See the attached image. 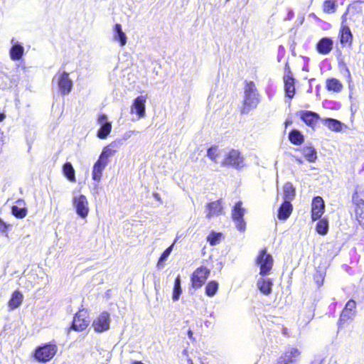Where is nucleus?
Listing matches in <instances>:
<instances>
[{"instance_id": "6e6552de", "label": "nucleus", "mask_w": 364, "mask_h": 364, "mask_svg": "<svg viewBox=\"0 0 364 364\" xmlns=\"http://www.w3.org/2000/svg\"><path fill=\"white\" fill-rule=\"evenodd\" d=\"M283 80L286 96L292 99L295 94V79L293 77V74L287 62L285 64Z\"/></svg>"}, {"instance_id": "c9c22d12", "label": "nucleus", "mask_w": 364, "mask_h": 364, "mask_svg": "<svg viewBox=\"0 0 364 364\" xmlns=\"http://www.w3.org/2000/svg\"><path fill=\"white\" fill-rule=\"evenodd\" d=\"M316 232L321 235H326L328 231V221L326 218L321 219L316 226Z\"/></svg>"}, {"instance_id": "864d4df0", "label": "nucleus", "mask_w": 364, "mask_h": 364, "mask_svg": "<svg viewBox=\"0 0 364 364\" xmlns=\"http://www.w3.org/2000/svg\"><path fill=\"white\" fill-rule=\"evenodd\" d=\"M6 116L4 113L0 112V122H2L5 119Z\"/></svg>"}, {"instance_id": "cd10ccee", "label": "nucleus", "mask_w": 364, "mask_h": 364, "mask_svg": "<svg viewBox=\"0 0 364 364\" xmlns=\"http://www.w3.org/2000/svg\"><path fill=\"white\" fill-rule=\"evenodd\" d=\"M326 87L328 91L334 92H340L343 87L341 81L334 77L326 80Z\"/></svg>"}, {"instance_id": "5701e85b", "label": "nucleus", "mask_w": 364, "mask_h": 364, "mask_svg": "<svg viewBox=\"0 0 364 364\" xmlns=\"http://www.w3.org/2000/svg\"><path fill=\"white\" fill-rule=\"evenodd\" d=\"M333 41L331 38L324 37L318 41L316 44L317 51L322 55L328 54L333 49Z\"/></svg>"}, {"instance_id": "79ce46f5", "label": "nucleus", "mask_w": 364, "mask_h": 364, "mask_svg": "<svg viewBox=\"0 0 364 364\" xmlns=\"http://www.w3.org/2000/svg\"><path fill=\"white\" fill-rule=\"evenodd\" d=\"M173 244H172L171 246H169L168 248H166L164 252L161 254V257H159V259L158 261L157 267L158 268H161L163 267V262H165L168 256L170 255L172 250H173Z\"/></svg>"}, {"instance_id": "a211bd4d", "label": "nucleus", "mask_w": 364, "mask_h": 364, "mask_svg": "<svg viewBox=\"0 0 364 364\" xmlns=\"http://www.w3.org/2000/svg\"><path fill=\"white\" fill-rule=\"evenodd\" d=\"M97 121L98 124L100 125L97 132V136L101 139H104L109 134L112 129V124L108 121L107 117L105 114H101L98 117Z\"/></svg>"}, {"instance_id": "a18cd8bd", "label": "nucleus", "mask_w": 364, "mask_h": 364, "mask_svg": "<svg viewBox=\"0 0 364 364\" xmlns=\"http://www.w3.org/2000/svg\"><path fill=\"white\" fill-rule=\"evenodd\" d=\"M314 279L317 283L318 286H321L323 284V276L321 272L317 273L316 274L314 275Z\"/></svg>"}, {"instance_id": "f704fd0d", "label": "nucleus", "mask_w": 364, "mask_h": 364, "mask_svg": "<svg viewBox=\"0 0 364 364\" xmlns=\"http://www.w3.org/2000/svg\"><path fill=\"white\" fill-rule=\"evenodd\" d=\"M181 277L178 275L175 279L174 287L173 289L172 299L174 301H176L179 299V297L182 293L181 286Z\"/></svg>"}, {"instance_id": "2eb2a0df", "label": "nucleus", "mask_w": 364, "mask_h": 364, "mask_svg": "<svg viewBox=\"0 0 364 364\" xmlns=\"http://www.w3.org/2000/svg\"><path fill=\"white\" fill-rule=\"evenodd\" d=\"M110 317L109 314L102 312L92 323V326L96 332L102 333L109 328Z\"/></svg>"}, {"instance_id": "a878e982", "label": "nucleus", "mask_w": 364, "mask_h": 364, "mask_svg": "<svg viewBox=\"0 0 364 364\" xmlns=\"http://www.w3.org/2000/svg\"><path fill=\"white\" fill-rule=\"evenodd\" d=\"M272 280L269 278L261 277L257 282V288L264 295H269L272 293Z\"/></svg>"}, {"instance_id": "3c124183", "label": "nucleus", "mask_w": 364, "mask_h": 364, "mask_svg": "<svg viewBox=\"0 0 364 364\" xmlns=\"http://www.w3.org/2000/svg\"><path fill=\"white\" fill-rule=\"evenodd\" d=\"M193 331L191 329H189L188 331V336L190 339H193Z\"/></svg>"}, {"instance_id": "37998d69", "label": "nucleus", "mask_w": 364, "mask_h": 364, "mask_svg": "<svg viewBox=\"0 0 364 364\" xmlns=\"http://www.w3.org/2000/svg\"><path fill=\"white\" fill-rule=\"evenodd\" d=\"M218 150L215 146H211L207 151V156L215 163H218Z\"/></svg>"}, {"instance_id": "ea45409f", "label": "nucleus", "mask_w": 364, "mask_h": 364, "mask_svg": "<svg viewBox=\"0 0 364 364\" xmlns=\"http://www.w3.org/2000/svg\"><path fill=\"white\" fill-rule=\"evenodd\" d=\"M336 1L326 0L323 4V10L325 13L333 14L336 11Z\"/></svg>"}, {"instance_id": "9d476101", "label": "nucleus", "mask_w": 364, "mask_h": 364, "mask_svg": "<svg viewBox=\"0 0 364 364\" xmlns=\"http://www.w3.org/2000/svg\"><path fill=\"white\" fill-rule=\"evenodd\" d=\"M90 323V320L87 311L80 310L75 314L71 328L74 331H82L89 326Z\"/></svg>"}, {"instance_id": "393cba45", "label": "nucleus", "mask_w": 364, "mask_h": 364, "mask_svg": "<svg viewBox=\"0 0 364 364\" xmlns=\"http://www.w3.org/2000/svg\"><path fill=\"white\" fill-rule=\"evenodd\" d=\"M16 205H13L11 208L12 214L17 218H23L26 216L27 208L23 200L18 199L16 202Z\"/></svg>"}, {"instance_id": "72a5a7b5", "label": "nucleus", "mask_w": 364, "mask_h": 364, "mask_svg": "<svg viewBox=\"0 0 364 364\" xmlns=\"http://www.w3.org/2000/svg\"><path fill=\"white\" fill-rule=\"evenodd\" d=\"M302 154L307 161L314 162L317 159V153L314 148L311 146H304L302 148Z\"/></svg>"}, {"instance_id": "c03bdc74", "label": "nucleus", "mask_w": 364, "mask_h": 364, "mask_svg": "<svg viewBox=\"0 0 364 364\" xmlns=\"http://www.w3.org/2000/svg\"><path fill=\"white\" fill-rule=\"evenodd\" d=\"M96 162L106 166L109 163V158L106 157L104 154H101L100 155L98 160Z\"/></svg>"}, {"instance_id": "2f4dec72", "label": "nucleus", "mask_w": 364, "mask_h": 364, "mask_svg": "<svg viewBox=\"0 0 364 364\" xmlns=\"http://www.w3.org/2000/svg\"><path fill=\"white\" fill-rule=\"evenodd\" d=\"M323 124L332 131L338 132L342 128V123L335 119L326 118L322 120Z\"/></svg>"}, {"instance_id": "052dcab7", "label": "nucleus", "mask_w": 364, "mask_h": 364, "mask_svg": "<svg viewBox=\"0 0 364 364\" xmlns=\"http://www.w3.org/2000/svg\"><path fill=\"white\" fill-rule=\"evenodd\" d=\"M289 122L288 121H287V122H286V125L289 124Z\"/></svg>"}, {"instance_id": "ddd939ff", "label": "nucleus", "mask_w": 364, "mask_h": 364, "mask_svg": "<svg viewBox=\"0 0 364 364\" xmlns=\"http://www.w3.org/2000/svg\"><path fill=\"white\" fill-rule=\"evenodd\" d=\"M352 201L355 205V218L359 225L364 229V200L355 191L353 194Z\"/></svg>"}, {"instance_id": "603ef678", "label": "nucleus", "mask_w": 364, "mask_h": 364, "mask_svg": "<svg viewBox=\"0 0 364 364\" xmlns=\"http://www.w3.org/2000/svg\"><path fill=\"white\" fill-rule=\"evenodd\" d=\"M311 364H321V360L320 359H315Z\"/></svg>"}, {"instance_id": "680f3d73", "label": "nucleus", "mask_w": 364, "mask_h": 364, "mask_svg": "<svg viewBox=\"0 0 364 364\" xmlns=\"http://www.w3.org/2000/svg\"><path fill=\"white\" fill-rule=\"evenodd\" d=\"M230 0H226V2L229 1Z\"/></svg>"}, {"instance_id": "20e7f679", "label": "nucleus", "mask_w": 364, "mask_h": 364, "mask_svg": "<svg viewBox=\"0 0 364 364\" xmlns=\"http://www.w3.org/2000/svg\"><path fill=\"white\" fill-rule=\"evenodd\" d=\"M222 166H232L236 169H240L245 166L244 157L238 150L231 149L226 154L222 162Z\"/></svg>"}, {"instance_id": "58836bf2", "label": "nucleus", "mask_w": 364, "mask_h": 364, "mask_svg": "<svg viewBox=\"0 0 364 364\" xmlns=\"http://www.w3.org/2000/svg\"><path fill=\"white\" fill-rule=\"evenodd\" d=\"M223 235L220 232H211L207 237V240L212 246L218 245L221 240Z\"/></svg>"}, {"instance_id": "f3484780", "label": "nucleus", "mask_w": 364, "mask_h": 364, "mask_svg": "<svg viewBox=\"0 0 364 364\" xmlns=\"http://www.w3.org/2000/svg\"><path fill=\"white\" fill-rule=\"evenodd\" d=\"M325 204L320 196L314 197L311 204V218L315 221L318 220L324 212Z\"/></svg>"}, {"instance_id": "6ab92c4d", "label": "nucleus", "mask_w": 364, "mask_h": 364, "mask_svg": "<svg viewBox=\"0 0 364 364\" xmlns=\"http://www.w3.org/2000/svg\"><path fill=\"white\" fill-rule=\"evenodd\" d=\"M11 47L9 50V57L13 61L20 60L24 55V48L23 45L16 41L13 38L11 40Z\"/></svg>"}, {"instance_id": "39448f33", "label": "nucleus", "mask_w": 364, "mask_h": 364, "mask_svg": "<svg viewBox=\"0 0 364 364\" xmlns=\"http://www.w3.org/2000/svg\"><path fill=\"white\" fill-rule=\"evenodd\" d=\"M301 351L294 347L286 348L278 358L275 364H297L300 358Z\"/></svg>"}, {"instance_id": "de8ad7c7", "label": "nucleus", "mask_w": 364, "mask_h": 364, "mask_svg": "<svg viewBox=\"0 0 364 364\" xmlns=\"http://www.w3.org/2000/svg\"><path fill=\"white\" fill-rule=\"evenodd\" d=\"M153 196H154V198L156 200H158V201H159L161 203H162L161 198L160 195H159L158 193H153Z\"/></svg>"}, {"instance_id": "6e6d98bb", "label": "nucleus", "mask_w": 364, "mask_h": 364, "mask_svg": "<svg viewBox=\"0 0 364 364\" xmlns=\"http://www.w3.org/2000/svg\"><path fill=\"white\" fill-rule=\"evenodd\" d=\"M188 363H190V364H193V363L192 360H191V359H190V358L188 360Z\"/></svg>"}, {"instance_id": "423d86ee", "label": "nucleus", "mask_w": 364, "mask_h": 364, "mask_svg": "<svg viewBox=\"0 0 364 364\" xmlns=\"http://www.w3.org/2000/svg\"><path fill=\"white\" fill-rule=\"evenodd\" d=\"M57 80L58 86L63 95L69 94L73 88V81L69 77L67 72L58 73L54 77L53 82Z\"/></svg>"}, {"instance_id": "473e14b6", "label": "nucleus", "mask_w": 364, "mask_h": 364, "mask_svg": "<svg viewBox=\"0 0 364 364\" xmlns=\"http://www.w3.org/2000/svg\"><path fill=\"white\" fill-rule=\"evenodd\" d=\"M63 171L65 176L72 182L75 181V170L70 162H66L63 166Z\"/></svg>"}, {"instance_id": "7c9ffc66", "label": "nucleus", "mask_w": 364, "mask_h": 364, "mask_svg": "<svg viewBox=\"0 0 364 364\" xmlns=\"http://www.w3.org/2000/svg\"><path fill=\"white\" fill-rule=\"evenodd\" d=\"M284 201L291 202L295 196V188L290 182H287L284 186Z\"/></svg>"}, {"instance_id": "f8f14e48", "label": "nucleus", "mask_w": 364, "mask_h": 364, "mask_svg": "<svg viewBox=\"0 0 364 364\" xmlns=\"http://www.w3.org/2000/svg\"><path fill=\"white\" fill-rule=\"evenodd\" d=\"M350 11V8L348 7L346 12L342 16V26L340 31V42L342 46H350L353 41V34L349 28V27L346 25H344V22L346 21V16L349 14Z\"/></svg>"}, {"instance_id": "4468645a", "label": "nucleus", "mask_w": 364, "mask_h": 364, "mask_svg": "<svg viewBox=\"0 0 364 364\" xmlns=\"http://www.w3.org/2000/svg\"><path fill=\"white\" fill-rule=\"evenodd\" d=\"M73 203L77 214L82 218H85L89 213L88 202L84 195L74 196Z\"/></svg>"}, {"instance_id": "bf43d9fd", "label": "nucleus", "mask_w": 364, "mask_h": 364, "mask_svg": "<svg viewBox=\"0 0 364 364\" xmlns=\"http://www.w3.org/2000/svg\"><path fill=\"white\" fill-rule=\"evenodd\" d=\"M210 316L213 317V312H212L210 315Z\"/></svg>"}, {"instance_id": "13d9d810", "label": "nucleus", "mask_w": 364, "mask_h": 364, "mask_svg": "<svg viewBox=\"0 0 364 364\" xmlns=\"http://www.w3.org/2000/svg\"><path fill=\"white\" fill-rule=\"evenodd\" d=\"M186 353H187V350H184L183 351V354H186Z\"/></svg>"}, {"instance_id": "4be33fe9", "label": "nucleus", "mask_w": 364, "mask_h": 364, "mask_svg": "<svg viewBox=\"0 0 364 364\" xmlns=\"http://www.w3.org/2000/svg\"><path fill=\"white\" fill-rule=\"evenodd\" d=\"M146 97L143 95L138 96L132 105V112H135L139 118L144 117L145 115Z\"/></svg>"}, {"instance_id": "4c0bfd02", "label": "nucleus", "mask_w": 364, "mask_h": 364, "mask_svg": "<svg viewBox=\"0 0 364 364\" xmlns=\"http://www.w3.org/2000/svg\"><path fill=\"white\" fill-rule=\"evenodd\" d=\"M218 289V283L215 281H210L205 287V294L208 296H213Z\"/></svg>"}, {"instance_id": "7ed1b4c3", "label": "nucleus", "mask_w": 364, "mask_h": 364, "mask_svg": "<svg viewBox=\"0 0 364 364\" xmlns=\"http://www.w3.org/2000/svg\"><path fill=\"white\" fill-rule=\"evenodd\" d=\"M256 264L259 266V274L262 277L268 274L273 266V258L270 254H267L266 248L260 250Z\"/></svg>"}, {"instance_id": "8fccbe9b", "label": "nucleus", "mask_w": 364, "mask_h": 364, "mask_svg": "<svg viewBox=\"0 0 364 364\" xmlns=\"http://www.w3.org/2000/svg\"><path fill=\"white\" fill-rule=\"evenodd\" d=\"M294 16V12L293 11L290 10L287 14V19L291 20Z\"/></svg>"}, {"instance_id": "09e8293b", "label": "nucleus", "mask_w": 364, "mask_h": 364, "mask_svg": "<svg viewBox=\"0 0 364 364\" xmlns=\"http://www.w3.org/2000/svg\"><path fill=\"white\" fill-rule=\"evenodd\" d=\"M345 71L346 73L347 77L348 78L349 81L351 80V75L349 69L346 66L345 67Z\"/></svg>"}, {"instance_id": "dca6fc26", "label": "nucleus", "mask_w": 364, "mask_h": 364, "mask_svg": "<svg viewBox=\"0 0 364 364\" xmlns=\"http://www.w3.org/2000/svg\"><path fill=\"white\" fill-rule=\"evenodd\" d=\"M19 76L17 74L9 75L6 73H0V89L6 90L10 89L13 86H17L19 82Z\"/></svg>"}, {"instance_id": "9b49d317", "label": "nucleus", "mask_w": 364, "mask_h": 364, "mask_svg": "<svg viewBox=\"0 0 364 364\" xmlns=\"http://www.w3.org/2000/svg\"><path fill=\"white\" fill-rule=\"evenodd\" d=\"M245 210L242 207V202L236 203L232 211V218L235 223L237 229L243 232L245 230V222L243 219Z\"/></svg>"}, {"instance_id": "b1692460", "label": "nucleus", "mask_w": 364, "mask_h": 364, "mask_svg": "<svg viewBox=\"0 0 364 364\" xmlns=\"http://www.w3.org/2000/svg\"><path fill=\"white\" fill-rule=\"evenodd\" d=\"M113 41L118 42L121 47L127 44V37L119 23H116L113 28Z\"/></svg>"}, {"instance_id": "49530a36", "label": "nucleus", "mask_w": 364, "mask_h": 364, "mask_svg": "<svg viewBox=\"0 0 364 364\" xmlns=\"http://www.w3.org/2000/svg\"><path fill=\"white\" fill-rule=\"evenodd\" d=\"M9 225H6L1 218H0V232L5 233L7 231Z\"/></svg>"}, {"instance_id": "412c9836", "label": "nucleus", "mask_w": 364, "mask_h": 364, "mask_svg": "<svg viewBox=\"0 0 364 364\" xmlns=\"http://www.w3.org/2000/svg\"><path fill=\"white\" fill-rule=\"evenodd\" d=\"M301 119L309 127H313L320 119L318 114L312 111H300L297 113Z\"/></svg>"}, {"instance_id": "a19ab883", "label": "nucleus", "mask_w": 364, "mask_h": 364, "mask_svg": "<svg viewBox=\"0 0 364 364\" xmlns=\"http://www.w3.org/2000/svg\"><path fill=\"white\" fill-rule=\"evenodd\" d=\"M117 147V144L115 142L111 143L103 149L101 154H104L106 157L109 158L114 154Z\"/></svg>"}, {"instance_id": "c85d7f7f", "label": "nucleus", "mask_w": 364, "mask_h": 364, "mask_svg": "<svg viewBox=\"0 0 364 364\" xmlns=\"http://www.w3.org/2000/svg\"><path fill=\"white\" fill-rule=\"evenodd\" d=\"M23 299V294L19 291H15L9 301V306L11 309H14L21 306Z\"/></svg>"}, {"instance_id": "c756f323", "label": "nucleus", "mask_w": 364, "mask_h": 364, "mask_svg": "<svg viewBox=\"0 0 364 364\" xmlns=\"http://www.w3.org/2000/svg\"><path fill=\"white\" fill-rule=\"evenodd\" d=\"M289 139L291 144L300 145L304 142V138L301 132L297 129L291 130L289 134Z\"/></svg>"}, {"instance_id": "aec40b11", "label": "nucleus", "mask_w": 364, "mask_h": 364, "mask_svg": "<svg viewBox=\"0 0 364 364\" xmlns=\"http://www.w3.org/2000/svg\"><path fill=\"white\" fill-rule=\"evenodd\" d=\"M223 208L221 200L209 203L206 205V218L210 219L213 217L219 216L223 213Z\"/></svg>"}, {"instance_id": "5fc2aeb1", "label": "nucleus", "mask_w": 364, "mask_h": 364, "mask_svg": "<svg viewBox=\"0 0 364 364\" xmlns=\"http://www.w3.org/2000/svg\"><path fill=\"white\" fill-rule=\"evenodd\" d=\"M132 364H144V363L141 361H134V362H132Z\"/></svg>"}, {"instance_id": "0eeeda50", "label": "nucleus", "mask_w": 364, "mask_h": 364, "mask_svg": "<svg viewBox=\"0 0 364 364\" xmlns=\"http://www.w3.org/2000/svg\"><path fill=\"white\" fill-rule=\"evenodd\" d=\"M356 302L353 299H350L346 304L342 311L339 320L338 321V328L343 327V324L349 320H353L356 314Z\"/></svg>"}, {"instance_id": "f257e3e1", "label": "nucleus", "mask_w": 364, "mask_h": 364, "mask_svg": "<svg viewBox=\"0 0 364 364\" xmlns=\"http://www.w3.org/2000/svg\"><path fill=\"white\" fill-rule=\"evenodd\" d=\"M260 102L259 95L256 86L252 81L246 82L244 88L243 107L242 114H247L253 109H255Z\"/></svg>"}, {"instance_id": "f03ea898", "label": "nucleus", "mask_w": 364, "mask_h": 364, "mask_svg": "<svg viewBox=\"0 0 364 364\" xmlns=\"http://www.w3.org/2000/svg\"><path fill=\"white\" fill-rule=\"evenodd\" d=\"M58 346L55 341L45 343L36 348L34 353L35 358L41 363L50 360L56 354Z\"/></svg>"}, {"instance_id": "4d7b16f0", "label": "nucleus", "mask_w": 364, "mask_h": 364, "mask_svg": "<svg viewBox=\"0 0 364 364\" xmlns=\"http://www.w3.org/2000/svg\"><path fill=\"white\" fill-rule=\"evenodd\" d=\"M296 161H297L299 163H300V164H301V163H302V160H301V159H296Z\"/></svg>"}, {"instance_id": "bb28decb", "label": "nucleus", "mask_w": 364, "mask_h": 364, "mask_svg": "<svg viewBox=\"0 0 364 364\" xmlns=\"http://www.w3.org/2000/svg\"><path fill=\"white\" fill-rule=\"evenodd\" d=\"M292 212V205L289 201H284L278 210L277 217L281 220H287Z\"/></svg>"}, {"instance_id": "e433bc0d", "label": "nucleus", "mask_w": 364, "mask_h": 364, "mask_svg": "<svg viewBox=\"0 0 364 364\" xmlns=\"http://www.w3.org/2000/svg\"><path fill=\"white\" fill-rule=\"evenodd\" d=\"M105 167L106 166H105L102 164H100L97 162L94 164L93 169H92V179L94 181H100L102 171L105 169Z\"/></svg>"}, {"instance_id": "1a4fd4ad", "label": "nucleus", "mask_w": 364, "mask_h": 364, "mask_svg": "<svg viewBox=\"0 0 364 364\" xmlns=\"http://www.w3.org/2000/svg\"><path fill=\"white\" fill-rule=\"evenodd\" d=\"M210 274V270L204 267L198 268L191 275V285L194 289L200 288L207 280Z\"/></svg>"}]
</instances>
